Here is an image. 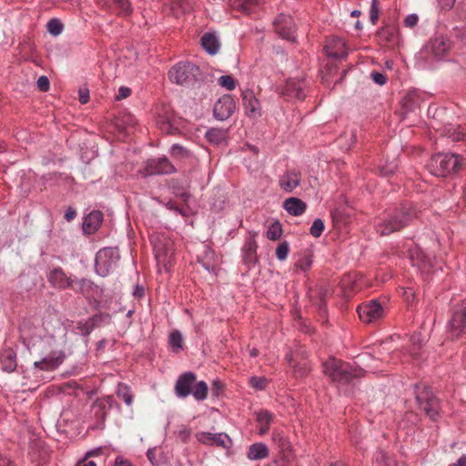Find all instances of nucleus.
Wrapping results in <instances>:
<instances>
[{"label": "nucleus", "mask_w": 466, "mask_h": 466, "mask_svg": "<svg viewBox=\"0 0 466 466\" xmlns=\"http://www.w3.org/2000/svg\"><path fill=\"white\" fill-rule=\"evenodd\" d=\"M417 213L411 203H404L386 209L375 220L378 234L387 236L408 226L416 218Z\"/></svg>", "instance_id": "f257e3e1"}, {"label": "nucleus", "mask_w": 466, "mask_h": 466, "mask_svg": "<svg viewBox=\"0 0 466 466\" xmlns=\"http://www.w3.org/2000/svg\"><path fill=\"white\" fill-rule=\"evenodd\" d=\"M323 372L339 390L365 375L363 369L333 357L323 363Z\"/></svg>", "instance_id": "f03ea898"}, {"label": "nucleus", "mask_w": 466, "mask_h": 466, "mask_svg": "<svg viewBox=\"0 0 466 466\" xmlns=\"http://www.w3.org/2000/svg\"><path fill=\"white\" fill-rule=\"evenodd\" d=\"M208 391V384L203 380L197 382V376L192 371L179 375L175 384V394L179 399L192 395L196 400L202 401L207 399Z\"/></svg>", "instance_id": "7ed1b4c3"}, {"label": "nucleus", "mask_w": 466, "mask_h": 466, "mask_svg": "<svg viewBox=\"0 0 466 466\" xmlns=\"http://www.w3.org/2000/svg\"><path fill=\"white\" fill-rule=\"evenodd\" d=\"M168 77L172 83L189 86L202 80V72L191 62H179L169 70Z\"/></svg>", "instance_id": "20e7f679"}, {"label": "nucleus", "mask_w": 466, "mask_h": 466, "mask_svg": "<svg viewBox=\"0 0 466 466\" xmlns=\"http://www.w3.org/2000/svg\"><path fill=\"white\" fill-rule=\"evenodd\" d=\"M461 165L459 155L439 153L431 157L429 169L435 177H445L459 170Z\"/></svg>", "instance_id": "39448f33"}, {"label": "nucleus", "mask_w": 466, "mask_h": 466, "mask_svg": "<svg viewBox=\"0 0 466 466\" xmlns=\"http://www.w3.org/2000/svg\"><path fill=\"white\" fill-rule=\"evenodd\" d=\"M416 400L418 405L421 410H424L426 415L429 416L432 420H436L439 417L440 403L430 388L423 385L417 386Z\"/></svg>", "instance_id": "423d86ee"}, {"label": "nucleus", "mask_w": 466, "mask_h": 466, "mask_svg": "<svg viewBox=\"0 0 466 466\" xmlns=\"http://www.w3.org/2000/svg\"><path fill=\"white\" fill-rule=\"evenodd\" d=\"M120 258L118 248H105L100 249L96 256L95 268L98 275L106 277L117 264Z\"/></svg>", "instance_id": "0eeeda50"}, {"label": "nucleus", "mask_w": 466, "mask_h": 466, "mask_svg": "<svg viewBox=\"0 0 466 466\" xmlns=\"http://www.w3.org/2000/svg\"><path fill=\"white\" fill-rule=\"evenodd\" d=\"M466 328V300L453 306L452 316L447 325V332L451 339H458Z\"/></svg>", "instance_id": "6e6552de"}, {"label": "nucleus", "mask_w": 466, "mask_h": 466, "mask_svg": "<svg viewBox=\"0 0 466 466\" xmlns=\"http://www.w3.org/2000/svg\"><path fill=\"white\" fill-rule=\"evenodd\" d=\"M176 171L172 163L166 157H163L147 160L143 174L145 176L170 175Z\"/></svg>", "instance_id": "1a4fd4ad"}, {"label": "nucleus", "mask_w": 466, "mask_h": 466, "mask_svg": "<svg viewBox=\"0 0 466 466\" xmlns=\"http://www.w3.org/2000/svg\"><path fill=\"white\" fill-rule=\"evenodd\" d=\"M276 32L283 39L294 42L296 40V26L293 18L285 14H279L274 20Z\"/></svg>", "instance_id": "9d476101"}, {"label": "nucleus", "mask_w": 466, "mask_h": 466, "mask_svg": "<svg viewBox=\"0 0 466 466\" xmlns=\"http://www.w3.org/2000/svg\"><path fill=\"white\" fill-rule=\"evenodd\" d=\"M360 319L364 323H371L380 319L384 315L382 306L377 300H370L358 307Z\"/></svg>", "instance_id": "9b49d317"}, {"label": "nucleus", "mask_w": 466, "mask_h": 466, "mask_svg": "<svg viewBox=\"0 0 466 466\" xmlns=\"http://www.w3.org/2000/svg\"><path fill=\"white\" fill-rule=\"evenodd\" d=\"M451 49V42L442 35L431 39L425 46V52L435 59H442Z\"/></svg>", "instance_id": "f8f14e48"}, {"label": "nucleus", "mask_w": 466, "mask_h": 466, "mask_svg": "<svg viewBox=\"0 0 466 466\" xmlns=\"http://www.w3.org/2000/svg\"><path fill=\"white\" fill-rule=\"evenodd\" d=\"M66 354L64 350H53L38 361L34 362V367L43 371H54L66 360Z\"/></svg>", "instance_id": "ddd939ff"}, {"label": "nucleus", "mask_w": 466, "mask_h": 466, "mask_svg": "<svg viewBox=\"0 0 466 466\" xmlns=\"http://www.w3.org/2000/svg\"><path fill=\"white\" fill-rule=\"evenodd\" d=\"M236 108L235 101L231 95H224L215 104L213 109L214 117L224 121L229 118Z\"/></svg>", "instance_id": "4468645a"}, {"label": "nucleus", "mask_w": 466, "mask_h": 466, "mask_svg": "<svg viewBox=\"0 0 466 466\" xmlns=\"http://www.w3.org/2000/svg\"><path fill=\"white\" fill-rule=\"evenodd\" d=\"M49 284L58 289H66L73 287L74 280L68 277L60 267L54 268L46 275Z\"/></svg>", "instance_id": "2eb2a0df"}, {"label": "nucleus", "mask_w": 466, "mask_h": 466, "mask_svg": "<svg viewBox=\"0 0 466 466\" xmlns=\"http://www.w3.org/2000/svg\"><path fill=\"white\" fill-rule=\"evenodd\" d=\"M116 405L113 396H105L97 399L91 406V412L94 417L99 420L104 421L107 416L108 411Z\"/></svg>", "instance_id": "dca6fc26"}, {"label": "nucleus", "mask_w": 466, "mask_h": 466, "mask_svg": "<svg viewBox=\"0 0 466 466\" xmlns=\"http://www.w3.org/2000/svg\"><path fill=\"white\" fill-rule=\"evenodd\" d=\"M197 440L204 444L209 446H218L226 448L227 443L229 441V437L227 433L218 432L212 433L208 431H199L196 434Z\"/></svg>", "instance_id": "f3484780"}, {"label": "nucleus", "mask_w": 466, "mask_h": 466, "mask_svg": "<svg viewBox=\"0 0 466 466\" xmlns=\"http://www.w3.org/2000/svg\"><path fill=\"white\" fill-rule=\"evenodd\" d=\"M241 96L245 113L248 117H257L261 115L259 101L252 90H244Z\"/></svg>", "instance_id": "a211bd4d"}, {"label": "nucleus", "mask_w": 466, "mask_h": 466, "mask_svg": "<svg viewBox=\"0 0 466 466\" xmlns=\"http://www.w3.org/2000/svg\"><path fill=\"white\" fill-rule=\"evenodd\" d=\"M325 51L329 56L335 59H341L347 56L345 42L339 37L332 36L327 39Z\"/></svg>", "instance_id": "6ab92c4d"}, {"label": "nucleus", "mask_w": 466, "mask_h": 466, "mask_svg": "<svg viewBox=\"0 0 466 466\" xmlns=\"http://www.w3.org/2000/svg\"><path fill=\"white\" fill-rule=\"evenodd\" d=\"M303 88V82L289 79L282 87L280 94L288 99H302L305 96Z\"/></svg>", "instance_id": "aec40b11"}, {"label": "nucleus", "mask_w": 466, "mask_h": 466, "mask_svg": "<svg viewBox=\"0 0 466 466\" xmlns=\"http://www.w3.org/2000/svg\"><path fill=\"white\" fill-rule=\"evenodd\" d=\"M301 175L296 170H287L280 176L279 184L285 192H292L300 184Z\"/></svg>", "instance_id": "412c9836"}, {"label": "nucleus", "mask_w": 466, "mask_h": 466, "mask_svg": "<svg viewBox=\"0 0 466 466\" xmlns=\"http://www.w3.org/2000/svg\"><path fill=\"white\" fill-rule=\"evenodd\" d=\"M256 420L258 424V434L265 435L273 422L275 415L268 410L261 409L255 412Z\"/></svg>", "instance_id": "4be33fe9"}, {"label": "nucleus", "mask_w": 466, "mask_h": 466, "mask_svg": "<svg viewBox=\"0 0 466 466\" xmlns=\"http://www.w3.org/2000/svg\"><path fill=\"white\" fill-rule=\"evenodd\" d=\"M103 215L100 211L95 210L86 215L83 222V229L87 234L95 232L101 225Z\"/></svg>", "instance_id": "5701e85b"}, {"label": "nucleus", "mask_w": 466, "mask_h": 466, "mask_svg": "<svg viewBox=\"0 0 466 466\" xmlns=\"http://www.w3.org/2000/svg\"><path fill=\"white\" fill-rule=\"evenodd\" d=\"M0 365L7 372L14 371L17 366L15 352L8 348L0 352Z\"/></svg>", "instance_id": "b1692460"}, {"label": "nucleus", "mask_w": 466, "mask_h": 466, "mask_svg": "<svg viewBox=\"0 0 466 466\" xmlns=\"http://www.w3.org/2000/svg\"><path fill=\"white\" fill-rule=\"evenodd\" d=\"M201 46L209 55H216L220 47L218 37L215 33H206L201 37Z\"/></svg>", "instance_id": "393cba45"}, {"label": "nucleus", "mask_w": 466, "mask_h": 466, "mask_svg": "<svg viewBox=\"0 0 466 466\" xmlns=\"http://www.w3.org/2000/svg\"><path fill=\"white\" fill-rule=\"evenodd\" d=\"M283 207L289 214L300 216L305 212L307 205L298 198H289L284 201Z\"/></svg>", "instance_id": "a878e982"}, {"label": "nucleus", "mask_w": 466, "mask_h": 466, "mask_svg": "<svg viewBox=\"0 0 466 466\" xmlns=\"http://www.w3.org/2000/svg\"><path fill=\"white\" fill-rule=\"evenodd\" d=\"M258 245L254 238H249L242 248L243 260L247 264H254L257 261Z\"/></svg>", "instance_id": "bb28decb"}, {"label": "nucleus", "mask_w": 466, "mask_h": 466, "mask_svg": "<svg viewBox=\"0 0 466 466\" xmlns=\"http://www.w3.org/2000/svg\"><path fill=\"white\" fill-rule=\"evenodd\" d=\"M71 288L76 293H80L88 298L93 295L94 289H96V286L89 279H81L76 281L74 280L73 287Z\"/></svg>", "instance_id": "cd10ccee"}, {"label": "nucleus", "mask_w": 466, "mask_h": 466, "mask_svg": "<svg viewBox=\"0 0 466 466\" xmlns=\"http://www.w3.org/2000/svg\"><path fill=\"white\" fill-rule=\"evenodd\" d=\"M154 251L155 257L158 264H163L164 266L169 262L173 252L171 248H167L166 245L162 244L160 241L156 242L154 244Z\"/></svg>", "instance_id": "c85d7f7f"}, {"label": "nucleus", "mask_w": 466, "mask_h": 466, "mask_svg": "<svg viewBox=\"0 0 466 466\" xmlns=\"http://www.w3.org/2000/svg\"><path fill=\"white\" fill-rule=\"evenodd\" d=\"M247 456L251 461L262 460L268 456V449L264 443H254L249 446Z\"/></svg>", "instance_id": "c756f323"}, {"label": "nucleus", "mask_w": 466, "mask_h": 466, "mask_svg": "<svg viewBox=\"0 0 466 466\" xmlns=\"http://www.w3.org/2000/svg\"><path fill=\"white\" fill-rule=\"evenodd\" d=\"M207 140L214 145H220L227 140L228 130L223 128H209L205 135Z\"/></svg>", "instance_id": "7c9ffc66"}, {"label": "nucleus", "mask_w": 466, "mask_h": 466, "mask_svg": "<svg viewBox=\"0 0 466 466\" xmlns=\"http://www.w3.org/2000/svg\"><path fill=\"white\" fill-rule=\"evenodd\" d=\"M398 29L393 25H386L377 32V37L380 43H391L397 38Z\"/></svg>", "instance_id": "2f4dec72"}, {"label": "nucleus", "mask_w": 466, "mask_h": 466, "mask_svg": "<svg viewBox=\"0 0 466 466\" xmlns=\"http://www.w3.org/2000/svg\"><path fill=\"white\" fill-rule=\"evenodd\" d=\"M263 2L264 0H232V5L247 13H251Z\"/></svg>", "instance_id": "473e14b6"}, {"label": "nucleus", "mask_w": 466, "mask_h": 466, "mask_svg": "<svg viewBox=\"0 0 466 466\" xmlns=\"http://www.w3.org/2000/svg\"><path fill=\"white\" fill-rule=\"evenodd\" d=\"M116 394L118 398L122 399L127 406H131L133 404L134 394L128 385L125 383H119L117 385Z\"/></svg>", "instance_id": "72a5a7b5"}, {"label": "nucleus", "mask_w": 466, "mask_h": 466, "mask_svg": "<svg viewBox=\"0 0 466 466\" xmlns=\"http://www.w3.org/2000/svg\"><path fill=\"white\" fill-rule=\"evenodd\" d=\"M373 466H396V463L384 451L378 450L374 455Z\"/></svg>", "instance_id": "f704fd0d"}, {"label": "nucleus", "mask_w": 466, "mask_h": 466, "mask_svg": "<svg viewBox=\"0 0 466 466\" xmlns=\"http://www.w3.org/2000/svg\"><path fill=\"white\" fill-rule=\"evenodd\" d=\"M168 344L172 350L178 352L183 348V336L180 331L173 330L168 337Z\"/></svg>", "instance_id": "c9c22d12"}, {"label": "nucleus", "mask_w": 466, "mask_h": 466, "mask_svg": "<svg viewBox=\"0 0 466 466\" xmlns=\"http://www.w3.org/2000/svg\"><path fill=\"white\" fill-rule=\"evenodd\" d=\"M147 456L153 466H167V460L159 457V451L157 448L148 449Z\"/></svg>", "instance_id": "e433bc0d"}, {"label": "nucleus", "mask_w": 466, "mask_h": 466, "mask_svg": "<svg viewBox=\"0 0 466 466\" xmlns=\"http://www.w3.org/2000/svg\"><path fill=\"white\" fill-rule=\"evenodd\" d=\"M282 233L283 230L281 224L279 221H275L268 227L266 232V237L269 240H278L282 236Z\"/></svg>", "instance_id": "4c0bfd02"}, {"label": "nucleus", "mask_w": 466, "mask_h": 466, "mask_svg": "<svg viewBox=\"0 0 466 466\" xmlns=\"http://www.w3.org/2000/svg\"><path fill=\"white\" fill-rule=\"evenodd\" d=\"M47 31L55 36L59 35L63 31V24L59 19L53 18L47 23Z\"/></svg>", "instance_id": "58836bf2"}, {"label": "nucleus", "mask_w": 466, "mask_h": 466, "mask_svg": "<svg viewBox=\"0 0 466 466\" xmlns=\"http://www.w3.org/2000/svg\"><path fill=\"white\" fill-rule=\"evenodd\" d=\"M324 228H325V226H324L323 220L320 218H316V219H314V221L309 228V232L313 237L319 238L323 233Z\"/></svg>", "instance_id": "ea45409f"}, {"label": "nucleus", "mask_w": 466, "mask_h": 466, "mask_svg": "<svg viewBox=\"0 0 466 466\" xmlns=\"http://www.w3.org/2000/svg\"><path fill=\"white\" fill-rule=\"evenodd\" d=\"M218 81L222 87L228 91H231L236 87L235 79L229 75L221 76Z\"/></svg>", "instance_id": "a19ab883"}, {"label": "nucleus", "mask_w": 466, "mask_h": 466, "mask_svg": "<svg viewBox=\"0 0 466 466\" xmlns=\"http://www.w3.org/2000/svg\"><path fill=\"white\" fill-rule=\"evenodd\" d=\"M289 253V245L287 241L281 242L276 249V257L279 260L283 261L288 258Z\"/></svg>", "instance_id": "79ce46f5"}, {"label": "nucleus", "mask_w": 466, "mask_h": 466, "mask_svg": "<svg viewBox=\"0 0 466 466\" xmlns=\"http://www.w3.org/2000/svg\"><path fill=\"white\" fill-rule=\"evenodd\" d=\"M380 15L379 0H371L370 7V21L372 25H376Z\"/></svg>", "instance_id": "37998d69"}, {"label": "nucleus", "mask_w": 466, "mask_h": 466, "mask_svg": "<svg viewBox=\"0 0 466 466\" xmlns=\"http://www.w3.org/2000/svg\"><path fill=\"white\" fill-rule=\"evenodd\" d=\"M249 385L256 390H262L267 387L268 380L264 377H251L248 380Z\"/></svg>", "instance_id": "c03bdc74"}, {"label": "nucleus", "mask_w": 466, "mask_h": 466, "mask_svg": "<svg viewBox=\"0 0 466 466\" xmlns=\"http://www.w3.org/2000/svg\"><path fill=\"white\" fill-rule=\"evenodd\" d=\"M117 10L123 14H129L132 10L129 0H114Z\"/></svg>", "instance_id": "a18cd8bd"}, {"label": "nucleus", "mask_w": 466, "mask_h": 466, "mask_svg": "<svg viewBox=\"0 0 466 466\" xmlns=\"http://www.w3.org/2000/svg\"><path fill=\"white\" fill-rule=\"evenodd\" d=\"M312 265V260L309 257L306 256V257H303L301 258L300 259H299L296 264H295V267L299 269H300L301 271H307L310 268Z\"/></svg>", "instance_id": "49530a36"}, {"label": "nucleus", "mask_w": 466, "mask_h": 466, "mask_svg": "<svg viewBox=\"0 0 466 466\" xmlns=\"http://www.w3.org/2000/svg\"><path fill=\"white\" fill-rule=\"evenodd\" d=\"M170 154L172 157H185L187 156V151L185 147L177 145V144H174L171 147H170Z\"/></svg>", "instance_id": "de8ad7c7"}, {"label": "nucleus", "mask_w": 466, "mask_h": 466, "mask_svg": "<svg viewBox=\"0 0 466 466\" xmlns=\"http://www.w3.org/2000/svg\"><path fill=\"white\" fill-rule=\"evenodd\" d=\"M177 435L183 442H187L191 436V430L187 426H182L177 430Z\"/></svg>", "instance_id": "09e8293b"}, {"label": "nucleus", "mask_w": 466, "mask_h": 466, "mask_svg": "<svg viewBox=\"0 0 466 466\" xmlns=\"http://www.w3.org/2000/svg\"><path fill=\"white\" fill-rule=\"evenodd\" d=\"M370 78L378 85L383 86L387 82V77L384 74L377 71L370 73Z\"/></svg>", "instance_id": "8fccbe9b"}, {"label": "nucleus", "mask_w": 466, "mask_h": 466, "mask_svg": "<svg viewBox=\"0 0 466 466\" xmlns=\"http://www.w3.org/2000/svg\"><path fill=\"white\" fill-rule=\"evenodd\" d=\"M449 137L453 141L466 140V133L461 130L460 128H455L452 131H450Z\"/></svg>", "instance_id": "3c124183"}, {"label": "nucleus", "mask_w": 466, "mask_h": 466, "mask_svg": "<svg viewBox=\"0 0 466 466\" xmlns=\"http://www.w3.org/2000/svg\"><path fill=\"white\" fill-rule=\"evenodd\" d=\"M36 84H37L38 88L41 91L46 92V91H47L49 89V85H50L49 79L46 76H39L38 79H37Z\"/></svg>", "instance_id": "603ef678"}, {"label": "nucleus", "mask_w": 466, "mask_h": 466, "mask_svg": "<svg viewBox=\"0 0 466 466\" xmlns=\"http://www.w3.org/2000/svg\"><path fill=\"white\" fill-rule=\"evenodd\" d=\"M419 17L416 14H410L406 16L404 20V25L407 27H413L418 24Z\"/></svg>", "instance_id": "864d4df0"}, {"label": "nucleus", "mask_w": 466, "mask_h": 466, "mask_svg": "<svg viewBox=\"0 0 466 466\" xmlns=\"http://www.w3.org/2000/svg\"><path fill=\"white\" fill-rule=\"evenodd\" d=\"M131 94V89L127 86H120L116 96V100H122L128 97Z\"/></svg>", "instance_id": "5fc2aeb1"}, {"label": "nucleus", "mask_w": 466, "mask_h": 466, "mask_svg": "<svg viewBox=\"0 0 466 466\" xmlns=\"http://www.w3.org/2000/svg\"><path fill=\"white\" fill-rule=\"evenodd\" d=\"M79 101L81 104H86L89 99V92L87 89H79Z\"/></svg>", "instance_id": "6e6d98bb"}, {"label": "nucleus", "mask_w": 466, "mask_h": 466, "mask_svg": "<svg viewBox=\"0 0 466 466\" xmlns=\"http://www.w3.org/2000/svg\"><path fill=\"white\" fill-rule=\"evenodd\" d=\"M442 9H451L456 0H437Z\"/></svg>", "instance_id": "4d7b16f0"}, {"label": "nucleus", "mask_w": 466, "mask_h": 466, "mask_svg": "<svg viewBox=\"0 0 466 466\" xmlns=\"http://www.w3.org/2000/svg\"><path fill=\"white\" fill-rule=\"evenodd\" d=\"M114 466H133V465L129 461L125 460L122 457H117L115 461Z\"/></svg>", "instance_id": "13d9d810"}, {"label": "nucleus", "mask_w": 466, "mask_h": 466, "mask_svg": "<svg viewBox=\"0 0 466 466\" xmlns=\"http://www.w3.org/2000/svg\"><path fill=\"white\" fill-rule=\"evenodd\" d=\"M76 210L73 208H69L66 209V211L65 213V218L67 221H71L72 219H74L76 218Z\"/></svg>", "instance_id": "bf43d9fd"}, {"label": "nucleus", "mask_w": 466, "mask_h": 466, "mask_svg": "<svg viewBox=\"0 0 466 466\" xmlns=\"http://www.w3.org/2000/svg\"><path fill=\"white\" fill-rule=\"evenodd\" d=\"M144 294H145V290H144L143 287L138 286V285L135 287L134 291H133V295L135 297L141 298L144 296Z\"/></svg>", "instance_id": "052dcab7"}, {"label": "nucleus", "mask_w": 466, "mask_h": 466, "mask_svg": "<svg viewBox=\"0 0 466 466\" xmlns=\"http://www.w3.org/2000/svg\"><path fill=\"white\" fill-rule=\"evenodd\" d=\"M0 466H15V464L8 458L0 454Z\"/></svg>", "instance_id": "680f3d73"}, {"label": "nucleus", "mask_w": 466, "mask_h": 466, "mask_svg": "<svg viewBox=\"0 0 466 466\" xmlns=\"http://www.w3.org/2000/svg\"><path fill=\"white\" fill-rule=\"evenodd\" d=\"M449 466H466V455L461 456L456 462L451 463Z\"/></svg>", "instance_id": "e2e57ef3"}, {"label": "nucleus", "mask_w": 466, "mask_h": 466, "mask_svg": "<svg viewBox=\"0 0 466 466\" xmlns=\"http://www.w3.org/2000/svg\"><path fill=\"white\" fill-rule=\"evenodd\" d=\"M213 390H215L216 395L219 394V391L221 390V384L218 380H215L213 382Z\"/></svg>", "instance_id": "0e129e2a"}, {"label": "nucleus", "mask_w": 466, "mask_h": 466, "mask_svg": "<svg viewBox=\"0 0 466 466\" xmlns=\"http://www.w3.org/2000/svg\"><path fill=\"white\" fill-rule=\"evenodd\" d=\"M167 208L168 209H170V210H175V211H177V212H178V213H180V212H181V211H180V209H179V208L176 206V204H175L174 202H172V201H169V202H167Z\"/></svg>", "instance_id": "69168bd1"}, {"label": "nucleus", "mask_w": 466, "mask_h": 466, "mask_svg": "<svg viewBox=\"0 0 466 466\" xmlns=\"http://www.w3.org/2000/svg\"><path fill=\"white\" fill-rule=\"evenodd\" d=\"M420 348V345L418 344V346H413V350L412 351L410 352V355L414 358H417L418 357V350Z\"/></svg>", "instance_id": "338daca9"}, {"label": "nucleus", "mask_w": 466, "mask_h": 466, "mask_svg": "<svg viewBox=\"0 0 466 466\" xmlns=\"http://www.w3.org/2000/svg\"><path fill=\"white\" fill-rule=\"evenodd\" d=\"M286 360L291 365V363L293 361V354L292 353H288L286 355Z\"/></svg>", "instance_id": "774afa93"}]
</instances>
